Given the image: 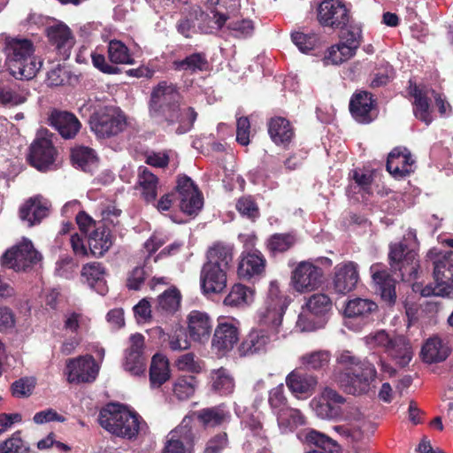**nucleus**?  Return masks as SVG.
I'll list each match as a JSON object with an SVG mask.
<instances>
[{"instance_id":"nucleus-1","label":"nucleus","mask_w":453,"mask_h":453,"mask_svg":"<svg viewBox=\"0 0 453 453\" xmlns=\"http://www.w3.org/2000/svg\"><path fill=\"white\" fill-rule=\"evenodd\" d=\"M335 361L334 380L346 393L353 395H365L374 387L377 371L368 360L343 349L337 352Z\"/></svg>"},{"instance_id":"nucleus-2","label":"nucleus","mask_w":453,"mask_h":453,"mask_svg":"<svg viewBox=\"0 0 453 453\" xmlns=\"http://www.w3.org/2000/svg\"><path fill=\"white\" fill-rule=\"evenodd\" d=\"M180 96L173 83L161 81L153 89L150 98V114L154 118L164 117L169 123L180 122L176 132L184 134L193 126L196 112L190 107L181 109Z\"/></svg>"},{"instance_id":"nucleus-3","label":"nucleus","mask_w":453,"mask_h":453,"mask_svg":"<svg viewBox=\"0 0 453 453\" xmlns=\"http://www.w3.org/2000/svg\"><path fill=\"white\" fill-rule=\"evenodd\" d=\"M98 421L110 434L128 440L148 431L146 422L136 411L119 403L107 404L101 410Z\"/></svg>"},{"instance_id":"nucleus-4","label":"nucleus","mask_w":453,"mask_h":453,"mask_svg":"<svg viewBox=\"0 0 453 453\" xmlns=\"http://www.w3.org/2000/svg\"><path fill=\"white\" fill-rule=\"evenodd\" d=\"M207 259L201 270V288L206 294L220 293L226 287V272L233 261V249L217 244L208 250Z\"/></svg>"},{"instance_id":"nucleus-5","label":"nucleus","mask_w":453,"mask_h":453,"mask_svg":"<svg viewBox=\"0 0 453 453\" xmlns=\"http://www.w3.org/2000/svg\"><path fill=\"white\" fill-rule=\"evenodd\" d=\"M4 50L10 73L17 79H32L41 68L28 39L5 36Z\"/></svg>"},{"instance_id":"nucleus-6","label":"nucleus","mask_w":453,"mask_h":453,"mask_svg":"<svg viewBox=\"0 0 453 453\" xmlns=\"http://www.w3.org/2000/svg\"><path fill=\"white\" fill-rule=\"evenodd\" d=\"M418 241L416 232L409 230L400 242L390 245L389 260L393 270L399 271L403 279H416L418 276V262L416 248Z\"/></svg>"},{"instance_id":"nucleus-7","label":"nucleus","mask_w":453,"mask_h":453,"mask_svg":"<svg viewBox=\"0 0 453 453\" xmlns=\"http://www.w3.org/2000/svg\"><path fill=\"white\" fill-rule=\"evenodd\" d=\"M178 196L179 206L188 215L196 214L203 207V198L192 180L187 176L180 177L177 180L176 192L164 195L157 203L159 211H168L173 197Z\"/></svg>"},{"instance_id":"nucleus-8","label":"nucleus","mask_w":453,"mask_h":453,"mask_svg":"<svg viewBox=\"0 0 453 453\" xmlns=\"http://www.w3.org/2000/svg\"><path fill=\"white\" fill-rule=\"evenodd\" d=\"M409 93L413 97L412 105L414 116L427 126L433 121L432 107L430 104L432 98L434 99L435 104L441 115H445L450 111V105L446 101L445 97L436 93L431 88L417 85L410 81Z\"/></svg>"},{"instance_id":"nucleus-9","label":"nucleus","mask_w":453,"mask_h":453,"mask_svg":"<svg viewBox=\"0 0 453 453\" xmlns=\"http://www.w3.org/2000/svg\"><path fill=\"white\" fill-rule=\"evenodd\" d=\"M127 117L116 106H104L90 117L91 130L99 138H108L123 132L127 127Z\"/></svg>"},{"instance_id":"nucleus-10","label":"nucleus","mask_w":453,"mask_h":453,"mask_svg":"<svg viewBox=\"0 0 453 453\" xmlns=\"http://www.w3.org/2000/svg\"><path fill=\"white\" fill-rule=\"evenodd\" d=\"M193 420L185 417L180 424L165 436L162 453H194L196 435Z\"/></svg>"},{"instance_id":"nucleus-11","label":"nucleus","mask_w":453,"mask_h":453,"mask_svg":"<svg viewBox=\"0 0 453 453\" xmlns=\"http://www.w3.org/2000/svg\"><path fill=\"white\" fill-rule=\"evenodd\" d=\"M323 270L311 261L297 263L291 272L290 286L300 293H309L318 289L322 284Z\"/></svg>"},{"instance_id":"nucleus-12","label":"nucleus","mask_w":453,"mask_h":453,"mask_svg":"<svg viewBox=\"0 0 453 453\" xmlns=\"http://www.w3.org/2000/svg\"><path fill=\"white\" fill-rule=\"evenodd\" d=\"M40 260L41 255L35 250L31 241L26 238L2 257L3 265L17 272L26 271Z\"/></svg>"},{"instance_id":"nucleus-13","label":"nucleus","mask_w":453,"mask_h":453,"mask_svg":"<svg viewBox=\"0 0 453 453\" xmlns=\"http://www.w3.org/2000/svg\"><path fill=\"white\" fill-rule=\"evenodd\" d=\"M56 150L52 145L49 131L46 129L38 131L30 146L31 165L40 171H47L54 164Z\"/></svg>"},{"instance_id":"nucleus-14","label":"nucleus","mask_w":453,"mask_h":453,"mask_svg":"<svg viewBox=\"0 0 453 453\" xmlns=\"http://www.w3.org/2000/svg\"><path fill=\"white\" fill-rule=\"evenodd\" d=\"M240 323L234 319L218 323L211 340V349L218 356H225L239 341Z\"/></svg>"},{"instance_id":"nucleus-15","label":"nucleus","mask_w":453,"mask_h":453,"mask_svg":"<svg viewBox=\"0 0 453 453\" xmlns=\"http://www.w3.org/2000/svg\"><path fill=\"white\" fill-rule=\"evenodd\" d=\"M123 368L133 376L144 375L146 357L144 356V336L134 334L129 337L128 346L125 350Z\"/></svg>"},{"instance_id":"nucleus-16","label":"nucleus","mask_w":453,"mask_h":453,"mask_svg":"<svg viewBox=\"0 0 453 453\" xmlns=\"http://www.w3.org/2000/svg\"><path fill=\"white\" fill-rule=\"evenodd\" d=\"M99 371L92 356H81L66 361L65 373L70 383H86L96 380Z\"/></svg>"},{"instance_id":"nucleus-17","label":"nucleus","mask_w":453,"mask_h":453,"mask_svg":"<svg viewBox=\"0 0 453 453\" xmlns=\"http://www.w3.org/2000/svg\"><path fill=\"white\" fill-rule=\"evenodd\" d=\"M349 19V11L342 0H324L318 7V20L323 27L342 28Z\"/></svg>"},{"instance_id":"nucleus-18","label":"nucleus","mask_w":453,"mask_h":453,"mask_svg":"<svg viewBox=\"0 0 453 453\" xmlns=\"http://www.w3.org/2000/svg\"><path fill=\"white\" fill-rule=\"evenodd\" d=\"M358 280L359 273L357 263L348 261L334 266L333 287L335 292L345 295L356 288Z\"/></svg>"},{"instance_id":"nucleus-19","label":"nucleus","mask_w":453,"mask_h":453,"mask_svg":"<svg viewBox=\"0 0 453 453\" xmlns=\"http://www.w3.org/2000/svg\"><path fill=\"white\" fill-rule=\"evenodd\" d=\"M278 339L279 336L266 329H252L237 348L238 355L246 357L265 352L270 344Z\"/></svg>"},{"instance_id":"nucleus-20","label":"nucleus","mask_w":453,"mask_h":453,"mask_svg":"<svg viewBox=\"0 0 453 453\" xmlns=\"http://www.w3.org/2000/svg\"><path fill=\"white\" fill-rule=\"evenodd\" d=\"M344 401V397L337 391L330 388H325L319 396L311 401L310 404L319 418L331 419L339 415V411L334 404H341Z\"/></svg>"},{"instance_id":"nucleus-21","label":"nucleus","mask_w":453,"mask_h":453,"mask_svg":"<svg viewBox=\"0 0 453 453\" xmlns=\"http://www.w3.org/2000/svg\"><path fill=\"white\" fill-rule=\"evenodd\" d=\"M342 418L347 421V425L334 426L335 431L352 441H360L363 438L365 419L359 408L348 405L342 411Z\"/></svg>"},{"instance_id":"nucleus-22","label":"nucleus","mask_w":453,"mask_h":453,"mask_svg":"<svg viewBox=\"0 0 453 453\" xmlns=\"http://www.w3.org/2000/svg\"><path fill=\"white\" fill-rule=\"evenodd\" d=\"M187 330L193 342L205 343L212 330V319L208 313L193 310L187 316Z\"/></svg>"},{"instance_id":"nucleus-23","label":"nucleus","mask_w":453,"mask_h":453,"mask_svg":"<svg viewBox=\"0 0 453 453\" xmlns=\"http://www.w3.org/2000/svg\"><path fill=\"white\" fill-rule=\"evenodd\" d=\"M427 257L434 264V278L436 282H442L444 285L453 282V251L438 252L432 249L427 253Z\"/></svg>"},{"instance_id":"nucleus-24","label":"nucleus","mask_w":453,"mask_h":453,"mask_svg":"<svg viewBox=\"0 0 453 453\" xmlns=\"http://www.w3.org/2000/svg\"><path fill=\"white\" fill-rule=\"evenodd\" d=\"M47 36L63 58L70 56L72 48L74 45V38L70 28L64 23L58 22L49 26L46 29Z\"/></svg>"},{"instance_id":"nucleus-25","label":"nucleus","mask_w":453,"mask_h":453,"mask_svg":"<svg viewBox=\"0 0 453 453\" xmlns=\"http://www.w3.org/2000/svg\"><path fill=\"white\" fill-rule=\"evenodd\" d=\"M318 384V379L312 374L294 370L286 377V385L297 398L311 395Z\"/></svg>"},{"instance_id":"nucleus-26","label":"nucleus","mask_w":453,"mask_h":453,"mask_svg":"<svg viewBox=\"0 0 453 453\" xmlns=\"http://www.w3.org/2000/svg\"><path fill=\"white\" fill-rule=\"evenodd\" d=\"M414 163L406 148H395L388 155L387 170L395 177H403L413 172Z\"/></svg>"},{"instance_id":"nucleus-27","label":"nucleus","mask_w":453,"mask_h":453,"mask_svg":"<svg viewBox=\"0 0 453 453\" xmlns=\"http://www.w3.org/2000/svg\"><path fill=\"white\" fill-rule=\"evenodd\" d=\"M49 121L65 139L73 138L81 127L76 116L67 111H53L49 117Z\"/></svg>"},{"instance_id":"nucleus-28","label":"nucleus","mask_w":453,"mask_h":453,"mask_svg":"<svg viewBox=\"0 0 453 453\" xmlns=\"http://www.w3.org/2000/svg\"><path fill=\"white\" fill-rule=\"evenodd\" d=\"M373 100L366 91L356 92L349 102V111L352 117L359 123H370L372 119Z\"/></svg>"},{"instance_id":"nucleus-29","label":"nucleus","mask_w":453,"mask_h":453,"mask_svg":"<svg viewBox=\"0 0 453 453\" xmlns=\"http://www.w3.org/2000/svg\"><path fill=\"white\" fill-rule=\"evenodd\" d=\"M265 263L264 256L257 250L243 252L238 265V274L247 279L261 275L265 272Z\"/></svg>"},{"instance_id":"nucleus-30","label":"nucleus","mask_w":453,"mask_h":453,"mask_svg":"<svg viewBox=\"0 0 453 453\" xmlns=\"http://www.w3.org/2000/svg\"><path fill=\"white\" fill-rule=\"evenodd\" d=\"M370 272L381 298L388 303H393L395 300V280L379 264L372 265Z\"/></svg>"},{"instance_id":"nucleus-31","label":"nucleus","mask_w":453,"mask_h":453,"mask_svg":"<svg viewBox=\"0 0 453 453\" xmlns=\"http://www.w3.org/2000/svg\"><path fill=\"white\" fill-rule=\"evenodd\" d=\"M450 349L448 344L439 336L428 338L423 344L420 356L427 364L444 361L449 355Z\"/></svg>"},{"instance_id":"nucleus-32","label":"nucleus","mask_w":453,"mask_h":453,"mask_svg":"<svg viewBox=\"0 0 453 453\" xmlns=\"http://www.w3.org/2000/svg\"><path fill=\"white\" fill-rule=\"evenodd\" d=\"M49 203L42 196H35L27 200L19 210L21 220L27 221L28 226L39 223L48 214Z\"/></svg>"},{"instance_id":"nucleus-33","label":"nucleus","mask_w":453,"mask_h":453,"mask_svg":"<svg viewBox=\"0 0 453 453\" xmlns=\"http://www.w3.org/2000/svg\"><path fill=\"white\" fill-rule=\"evenodd\" d=\"M278 427L281 434L294 432L306 424V418L299 409L288 407L276 411Z\"/></svg>"},{"instance_id":"nucleus-34","label":"nucleus","mask_w":453,"mask_h":453,"mask_svg":"<svg viewBox=\"0 0 453 453\" xmlns=\"http://www.w3.org/2000/svg\"><path fill=\"white\" fill-rule=\"evenodd\" d=\"M284 313V310L265 304L257 312L258 325L262 326V329L267 328L269 333L279 336Z\"/></svg>"},{"instance_id":"nucleus-35","label":"nucleus","mask_w":453,"mask_h":453,"mask_svg":"<svg viewBox=\"0 0 453 453\" xmlns=\"http://www.w3.org/2000/svg\"><path fill=\"white\" fill-rule=\"evenodd\" d=\"M301 441L312 443L318 447L317 449L308 453H337L339 447L337 443L326 434L313 429L304 430L297 434Z\"/></svg>"},{"instance_id":"nucleus-36","label":"nucleus","mask_w":453,"mask_h":453,"mask_svg":"<svg viewBox=\"0 0 453 453\" xmlns=\"http://www.w3.org/2000/svg\"><path fill=\"white\" fill-rule=\"evenodd\" d=\"M105 269L98 262H91L83 265L81 277L86 280L90 288H94L100 295L107 292L105 284Z\"/></svg>"},{"instance_id":"nucleus-37","label":"nucleus","mask_w":453,"mask_h":453,"mask_svg":"<svg viewBox=\"0 0 453 453\" xmlns=\"http://www.w3.org/2000/svg\"><path fill=\"white\" fill-rule=\"evenodd\" d=\"M205 427H216L230 421L231 414L224 405L204 408L196 412Z\"/></svg>"},{"instance_id":"nucleus-38","label":"nucleus","mask_w":453,"mask_h":453,"mask_svg":"<svg viewBox=\"0 0 453 453\" xmlns=\"http://www.w3.org/2000/svg\"><path fill=\"white\" fill-rule=\"evenodd\" d=\"M387 354L399 365L405 366L411 362L413 350L410 342L404 336L397 335L393 337Z\"/></svg>"},{"instance_id":"nucleus-39","label":"nucleus","mask_w":453,"mask_h":453,"mask_svg":"<svg viewBox=\"0 0 453 453\" xmlns=\"http://www.w3.org/2000/svg\"><path fill=\"white\" fill-rule=\"evenodd\" d=\"M89 251L95 257L103 256L112 245L111 235L104 226H96L88 234Z\"/></svg>"},{"instance_id":"nucleus-40","label":"nucleus","mask_w":453,"mask_h":453,"mask_svg":"<svg viewBox=\"0 0 453 453\" xmlns=\"http://www.w3.org/2000/svg\"><path fill=\"white\" fill-rule=\"evenodd\" d=\"M268 132L273 142L278 145H287L294 136L293 128L288 120L277 117L271 119Z\"/></svg>"},{"instance_id":"nucleus-41","label":"nucleus","mask_w":453,"mask_h":453,"mask_svg":"<svg viewBox=\"0 0 453 453\" xmlns=\"http://www.w3.org/2000/svg\"><path fill=\"white\" fill-rule=\"evenodd\" d=\"M138 184L144 200L148 203H155L159 187L157 177L147 167L140 166L138 169Z\"/></svg>"},{"instance_id":"nucleus-42","label":"nucleus","mask_w":453,"mask_h":453,"mask_svg":"<svg viewBox=\"0 0 453 453\" xmlns=\"http://www.w3.org/2000/svg\"><path fill=\"white\" fill-rule=\"evenodd\" d=\"M170 378L167 358L162 354H155L150 368V380L152 388H159Z\"/></svg>"},{"instance_id":"nucleus-43","label":"nucleus","mask_w":453,"mask_h":453,"mask_svg":"<svg viewBox=\"0 0 453 453\" xmlns=\"http://www.w3.org/2000/svg\"><path fill=\"white\" fill-rule=\"evenodd\" d=\"M181 295L176 288H170L157 297L156 311L165 315L175 313L180 306Z\"/></svg>"},{"instance_id":"nucleus-44","label":"nucleus","mask_w":453,"mask_h":453,"mask_svg":"<svg viewBox=\"0 0 453 453\" xmlns=\"http://www.w3.org/2000/svg\"><path fill=\"white\" fill-rule=\"evenodd\" d=\"M253 290L239 283L232 287L223 303L229 307H244L250 304L253 302Z\"/></svg>"},{"instance_id":"nucleus-45","label":"nucleus","mask_w":453,"mask_h":453,"mask_svg":"<svg viewBox=\"0 0 453 453\" xmlns=\"http://www.w3.org/2000/svg\"><path fill=\"white\" fill-rule=\"evenodd\" d=\"M210 378L212 388L219 395H226L234 391V379L227 369L220 367L212 370Z\"/></svg>"},{"instance_id":"nucleus-46","label":"nucleus","mask_w":453,"mask_h":453,"mask_svg":"<svg viewBox=\"0 0 453 453\" xmlns=\"http://www.w3.org/2000/svg\"><path fill=\"white\" fill-rule=\"evenodd\" d=\"M377 308V304L370 299L354 298L347 303L344 313L349 318L365 319Z\"/></svg>"},{"instance_id":"nucleus-47","label":"nucleus","mask_w":453,"mask_h":453,"mask_svg":"<svg viewBox=\"0 0 453 453\" xmlns=\"http://www.w3.org/2000/svg\"><path fill=\"white\" fill-rule=\"evenodd\" d=\"M74 165L85 172H91L96 165L97 157L95 151L88 147H78L72 151Z\"/></svg>"},{"instance_id":"nucleus-48","label":"nucleus","mask_w":453,"mask_h":453,"mask_svg":"<svg viewBox=\"0 0 453 453\" xmlns=\"http://www.w3.org/2000/svg\"><path fill=\"white\" fill-rule=\"evenodd\" d=\"M108 58L114 64H134L128 48L119 40H111L108 44Z\"/></svg>"},{"instance_id":"nucleus-49","label":"nucleus","mask_w":453,"mask_h":453,"mask_svg":"<svg viewBox=\"0 0 453 453\" xmlns=\"http://www.w3.org/2000/svg\"><path fill=\"white\" fill-rule=\"evenodd\" d=\"M331 354L328 350H315L300 357V363L309 370H320L328 365Z\"/></svg>"},{"instance_id":"nucleus-50","label":"nucleus","mask_w":453,"mask_h":453,"mask_svg":"<svg viewBox=\"0 0 453 453\" xmlns=\"http://www.w3.org/2000/svg\"><path fill=\"white\" fill-rule=\"evenodd\" d=\"M196 388V380L194 376H181L174 381L173 392L179 400H187L194 395Z\"/></svg>"},{"instance_id":"nucleus-51","label":"nucleus","mask_w":453,"mask_h":453,"mask_svg":"<svg viewBox=\"0 0 453 453\" xmlns=\"http://www.w3.org/2000/svg\"><path fill=\"white\" fill-rule=\"evenodd\" d=\"M173 65L177 70L188 71L191 73L203 71L208 67L206 58L201 53H195L183 60L174 61Z\"/></svg>"},{"instance_id":"nucleus-52","label":"nucleus","mask_w":453,"mask_h":453,"mask_svg":"<svg viewBox=\"0 0 453 453\" xmlns=\"http://www.w3.org/2000/svg\"><path fill=\"white\" fill-rule=\"evenodd\" d=\"M306 307L314 316H324L332 309V302L325 294H314L306 302Z\"/></svg>"},{"instance_id":"nucleus-53","label":"nucleus","mask_w":453,"mask_h":453,"mask_svg":"<svg viewBox=\"0 0 453 453\" xmlns=\"http://www.w3.org/2000/svg\"><path fill=\"white\" fill-rule=\"evenodd\" d=\"M353 56L354 54L350 52V49L338 42L327 50L324 57V62L326 65H341Z\"/></svg>"},{"instance_id":"nucleus-54","label":"nucleus","mask_w":453,"mask_h":453,"mask_svg":"<svg viewBox=\"0 0 453 453\" xmlns=\"http://www.w3.org/2000/svg\"><path fill=\"white\" fill-rule=\"evenodd\" d=\"M413 290L415 292H420L423 296H441V297H453V285L446 284L444 285L442 282H436L435 285H427L425 288H421L420 285L415 284L413 285Z\"/></svg>"},{"instance_id":"nucleus-55","label":"nucleus","mask_w":453,"mask_h":453,"mask_svg":"<svg viewBox=\"0 0 453 453\" xmlns=\"http://www.w3.org/2000/svg\"><path fill=\"white\" fill-rule=\"evenodd\" d=\"M28 93L21 89L0 86V104L6 106H16L27 101Z\"/></svg>"},{"instance_id":"nucleus-56","label":"nucleus","mask_w":453,"mask_h":453,"mask_svg":"<svg viewBox=\"0 0 453 453\" xmlns=\"http://www.w3.org/2000/svg\"><path fill=\"white\" fill-rule=\"evenodd\" d=\"M290 299L280 289L277 281H272L269 286L268 296L265 302L266 305L274 306L281 310H286Z\"/></svg>"},{"instance_id":"nucleus-57","label":"nucleus","mask_w":453,"mask_h":453,"mask_svg":"<svg viewBox=\"0 0 453 453\" xmlns=\"http://www.w3.org/2000/svg\"><path fill=\"white\" fill-rule=\"evenodd\" d=\"M393 337L385 330H377L365 337V343L370 349H383L387 353Z\"/></svg>"},{"instance_id":"nucleus-58","label":"nucleus","mask_w":453,"mask_h":453,"mask_svg":"<svg viewBox=\"0 0 453 453\" xmlns=\"http://www.w3.org/2000/svg\"><path fill=\"white\" fill-rule=\"evenodd\" d=\"M296 243V237L291 234H275L268 241V249L273 252H284Z\"/></svg>"},{"instance_id":"nucleus-59","label":"nucleus","mask_w":453,"mask_h":453,"mask_svg":"<svg viewBox=\"0 0 453 453\" xmlns=\"http://www.w3.org/2000/svg\"><path fill=\"white\" fill-rule=\"evenodd\" d=\"M227 28L230 34L237 38L250 36L254 31L253 22L250 19H237L228 23Z\"/></svg>"},{"instance_id":"nucleus-60","label":"nucleus","mask_w":453,"mask_h":453,"mask_svg":"<svg viewBox=\"0 0 453 453\" xmlns=\"http://www.w3.org/2000/svg\"><path fill=\"white\" fill-rule=\"evenodd\" d=\"M291 38L299 50L303 53H307L313 50L319 41L317 35L304 34L302 32H294L291 35Z\"/></svg>"},{"instance_id":"nucleus-61","label":"nucleus","mask_w":453,"mask_h":453,"mask_svg":"<svg viewBox=\"0 0 453 453\" xmlns=\"http://www.w3.org/2000/svg\"><path fill=\"white\" fill-rule=\"evenodd\" d=\"M29 449L19 436L15 433L6 441L0 442V453H28Z\"/></svg>"},{"instance_id":"nucleus-62","label":"nucleus","mask_w":453,"mask_h":453,"mask_svg":"<svg viewBox=\"0 0 453 453\" xmlns=\"http://www.w3.org/2000/svg\"><path fill=\"white\" fill-rule=\"evenodd\" d=\"M35 384L34 377L21 378L12 384V394L17 397H27L33 393Z\"/></svg>"},{"instance_id":"nucleus-63","label":"nucleus","mask_w":453,"mask_h":453,"mask_svg":"<svg viewBox=\"0 0 453 453\" xmlns=\"http://www.w3.org/2000/svg\"><path fill=\"white\" fill-rule=\"evenodd\" d=\"M361 30L357 27L347 29L342 32L340 43L350 49V52L354 55L360 45Z\"/></svg>"},{"instance_id":"nucleus-64","label":"nucleus","mask_w":453,"mask_h":453,"mask_svg":"<svg viewBox=\"0 0 453 453\" xmlns=\"http://www.w3.org/2000/svg\"><path fill=\"white\" fill-rule=\"evenodd\" d=\"M237 211L243 216L250 219H256L258 217V208L250 196L241 197L236 203Z\"/></svg>"}]
</instances>
